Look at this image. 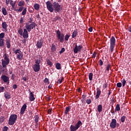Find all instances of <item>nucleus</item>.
Returning <instances> with one entry per match:
<instances>
[{"mask_svg": "<svg viewBox=\"0 0 131 131\" xmlns=\"http://www.w3.org/2000/svg\"><path fill=\"white\" fill-rule=\"evenodd\" d=\"M17 88H18V86L16 84H14L13 85V89H14V90H16V89H17Z\"/></svg>", "mask_w": 131, "mask_h": 131, "instance_id": "obj_55", "label": "nucleus"}, {"mask_svg": "<svg viewBox=\"0 0 131 131\" xmlns=\"http://www.w3.org/2000/svg\"><path fill=\"white\" fill-rule=\"evenodd\" d=\"M0 21H3V17L0 16Z\"/></svg>", "mask_w": 131, "mask_h": 131, "instance_id": "obj_64", "label": "nucleus"}, {"mask_svg": "<svg viewBox=\"0 0 131 131\" xmlns=\"http://www.w3.org/2000/svg\"><path fill=\"white\" fill-rule=\"evenodd\" d=\"M93 58H95V57H96V54H95V53H94V54H93Z\"/></svg>", "mask_w": 131, "mask_h": 131, "instance_id": "obj_62", "label": "nucleus"}, {"mask_svg": "<svg viewBox=\"0 0 131 131\" xmlns=\"http://www.w3.org/2000/svg\"><path fill=\"white\" fill-rule=\"evenodd\" d=\"M44 82L45 83H47L48 84H49V83H50V81H49V79L45 78V80H44Z\"/></svg>", "mask_w": 131, "mask_h": 131, "instance_id": "obj_44", "label": "nucleus"}, {"mask_svg": "<svg viewBox=\"0 0 131 131\" xmlns=\"http://www.w3.org/2000/svg\"><path fill=\"white\" fill-rule=\"evenodd\" d=\"M10 0H6V4L7 6H9V4H10Z\"/></svg>", "mask_w": 131, "mask_h": 131, "instance_id": "obj_54", "label": "nucleus"}, {"mask_svg": "<svg viewBox=\"0 0 131 131\" xmlns=\"http://www.w3.org/2000/svg\"><path fill=\"white\" fill-rule=\"evenodd\" d=\"M86 103H87V104H91L92 100H91V99H88L86 100Z\"/></svg>", "mask_w": 131, "mask_h": 131, "instance_id": "obj_48", "label": "nucleus"}, {"mask_svg": "<svg viewBox=\"0 0 131 131\" xmlns=\"http://www.w3.org/2000/svg\"><path fill=\"white\" fill-rule=\"evenodd\" d=\"M26 108H27V105H26V104H24L20 109V114H24L25 110H26Z\"/></svg>", "mask_w": 131, "mask_h": 131, "instance_id": "obj_16", "label": "nucleus"}, {"mask_svg": "<svg viewBox=\"0 0 131 131\" xmlns=\"http://www.w3.org/2000/svg\"><path fill=\"white\" fill-rule=\"evenodd\" d=\"M6 44L7 49H10V48H11V39H10V38H8L6 39Z\"/></svg>", "mask_w": 131, "mask_h": 131, "instance_id": "obj_17", "label": "nucleus"}, {"mask_svg": "<svg viewBox=\"0 0 131 131\" xmlns=\"http://www.w3.org/2000/svg\"><path fill=\"white\" fill-rule=\"evenodd\" d=\"M116 125H117V121H116V119H112V121L110 124L111 128H115V127H116Z\"/></svg>", "mask_w": 131, "mask_h": 131, "instance_id": "obj_12", "label": "nucleus"}, {"mask_svg": "<svg viewBox=\"0 0 131 131\" xmlns=\"http://www.w3.org/2000/svg\"><path fill=\"white\" fill-rule=\"evenodd\" d=\"M24 22V19L23 18V17H20V24H23Z\"/></svg>", "mask_w": 131, "mask_h": 131, "instance_id": "obj_49", "label": "nucleus"}, {"mask_svg": "<svg viewBox=\"0 0 131 131\" xmlns=\"http://www.w3.org/2000/svg\"><path fill=\"white\" fill-rule=\"evenodd\" d=\"M14 54L16 55L17 58L18 60H22V58H23V52L20 50V49H17L14 51Z\"/></svg>", "mask_w": 131, "mask_h": 131, "instance_id": "obj_8", "label": "nucleus"}, {"mask_svg": "<svg viewBox=\"0 0 131 131\" xmlns=\"http://www.w3.org/2000/svg\"><path fill=\"white\" fill-rule=\"evenodd\" d=\"M4 95L5 98H6V99H9L11 98V96L10 95V94H9L8 92H5Z\"/></svg>", "mask_w": 131, "mask_h": 131, "instance_id": "obj_25", "label": "nucleus"}, {"mask_svg": "<svg viewBox=\"0 0 131 131\" xmlns=\"http://www.w3.org/2000/svg\"><path fill=\"white\" fill-rule=\"evenodd\" d=\"M81 125H82V123L81 122V121H78V122L75 125V126H74L73 125H71V127H70L71 131L77 130V129H78V128L80 127Z\"/></svg>", "mask_w": 131, "mask_h": 131, "instance_id": "obj_5", "label": "nucleus"}, {"mask_svg": "<svg viewBox=\"0 0 131 131\" xmlns=\"http://www.w3.org/2000/svg\"><path fill=\"white\" fill-rule=\"evenodd\" d=\"M47 64H48V65H49V66H52V62L51 61V60H50V59H47Z\"/></svg>", "mask_w": 131, "mask_h": 131, "instance_id": "obj_38", "label": "nucleus"}, {"mask_svg": "<svg viewBox=\"0 0 131 131\" xmlns=\"http://www.w3.org/2000/svg\"><path fill=\"white\" fill-rule=\"evenodd\" d=\"M29 98L31 102H32L34 101V100H35V97H34V95L33 94V92H31V91H30Z\"/></svg>", "mask_w": 131, "mask_h": 131, "instance_id": "obj_14", "label": "nucleus"}, {"mask_svg": "<svg viewBox=\"0 0 131 131\" xmlns=\"http://www.w3.org/2000/svg\"><path fill=\"white\" fill-rule=\"evenodd\" d=\"M5 91V88L0 87V93H3Z\"/></svg>", "mask_w": 131, "mask_h": 131, "instance_id": "obj_50", "label": "nucleus"}, {"mask_svg": "<svg viewBox=\"0 0 131 131\" xmlns=\"http://www.w3.org/2000/svg\"><path fill=\"white\" fill-rule=\"evenodd\" d=\"M116 111H120V106L119 105V104H117L116 108H115V112Z\"/></svg>", "mask_w": 131, "mask_h": 131, "instance_id": "obj_30", "label": "nucleus"}, {"mask_svg": "<svg viewBox=\"0 0 131 131\" xmlns=\"http://www.w3.org/2000/svg\"><path fill=\"white\" fill-rule=\"evenodd\" d=\"M5 121V117L3 116L0 117V122H4Z\"/></svg>", "mask_w": 131, "mask_h": 131, "instance_id": "obj_42", "label": "nucleus"}, {"mask_svg": "<svg viewBox=\"0 0 131 131\" xmlns=\"http://www.w3.org/2000/svg\"><path fill=\"white\" fill-rule=\"evenodd\" d=\"M8 129H9V127L7 126H4L3 128V131H8Z\"/></svg>", "mask_w": 131, "mask_h": 131, "instance_id": "obj_51", "label": "nucleus"}, {"mask_svg": "<svg viewBox=\"0 0 131 131\" xmlns=\"http://www.w3.org/2000/svg\"><path fill=\"white\" fill-rule=\"evenodd\" d=\"M89 31H90V32H92L93 31V28H90L89 29Z\"/></svg>", "mask_w": 131, "mask_h": 131, "instance_id": "obj_58", "label": "nucleus"}, {"mask_svg": "<svg viewBox=\"0 0 131 131\" xmlns=\"http://www.w3.org/2000/svg\"><path fill=\"white\" fill-rule=\"evenodd\" d=\"M5 46V42H4V39L0 38V47H4Z\"/></svg>", "mask_w": 131, "mask_h": 131, "instance_id": "obj_27", "label": "nucleus"}, {"mask_svg": "<svg viewBox=\"0 0 131 131\" xmlns=\"http://www.w3.org/2000/svg\"><path fill=\"white\" fill-rule=\"evenodd\" d=\"M89 80H93V73H90L89 74Z\"/></svg>", "mask_w": 131, "mask_h": 131, "instance_id": "obj_39", "label": "nucleus"}, {"mask_svg": "<svg viewBox=\"0 0 131 131\" xmlns=\"http://www.w3.org/2000/svg\"><path fill=\"white\" fill-rule=\"evenodd\" d=\"M65 52V48H62L61 50V51L59 52L60 54H62V53Z\"/></svg>", "mask_w": 131, "mask_h": 131, "instance_id": "obj_52", "label": "nucleus"}, {"mask_svg": "<svg viewBox=\"0 0 131 131\" xmlns=\"http://www.w3.org/2000/svg\"><path fill=\"white\" fill-rule=\"evenodd\" d=\"M97 110L98 112H102V110H103V106H102V105L99 104L97 106Z\"/></svg>", "mask_w": 131, "mask_h": 131, "instance_id": "obj_24", "label": "nucleus"}, {"mask_svg": "<svg viewBox=\"0 0 131 131\" xmlns=\"http://www.w3.org/2000/svg\"><path fill=\"white\" fill-rule=\"evenodd\" d=\"M20 7L18 9H16L14 8V11H15V12H16V13H21V12H22V11H23V9H24V7H21L19 6Z\"/></svg>", "mask_w": 131, "mask_h": 131, "instance_id": "obj_20", "label": "nucleus"}, {"mask_svg": "<svg viewBox=\"0 0 131 131\" xmlns=\"http://www.w3.org/2000/svg\"><path fill=\"white\" fill-rule=\"evenodd\" d=\"M107 86V84H104L103 88H105V89H106Z\"/></svg>", "mask_w": 131, "mask_h": 131, "instance_id": "obj_60", "label": "nucleus"}, {"mask_svg": "<svg viewBox=\"0 0 131 131\" xmlns=\"http://www.w3.org/2000/svg\"><path fill=\"white\" fill-rule=\"evenodd\" d=\"M42 45H43V41L42 39L39 40L37 41L36 43V47L38 49H40L42 47Z\"/></svg>", "mask_w": 131, "mask_h": 131, "instance_id": "obj_13", "label": "nucleus"}, {"mask_svg": "<svg viewBox=\"0 0 131 131\" xmlns=\"http://www.w3.org/2000/svg\"><path fill=\"white\" fill-rule=\"evenodd\" d=\"M128 30H129V32H131V26L129 27Z\"/></svg>", "mask_w": 131, "mask_h": 131, "instance_id": "obj_61", "label": "nucleus"}, {"mask_svg": "<svg viewBox=\"0 0 131 131\" xmlns=\"http://www.w3.org/2000/svg\"><path fill=\"white\" fill-rule=\"evenodd\" d=\"M18 32L19 33V34H20V35H21V36H22L23 35V30H22V29H19L18 30Z\"/></svg>", "mask_w": 131, "mask_h": 131, "instance_id": "obj_33", "label": "nucleus"}, {"mask_svg": "<svg viewBox=\"0 0 131 131\" xmlns=\"http://www.w3.org/2000/svg\"><path fill=\"white\" fill-rule=\"evenodd\" d=\"M39 118V117H38V116H36L35 117V122H36V124H37V123L38 122Z\"/></svg>", "mask_w": 131, "mask_h": 131, "instance_id": "obj_36", "label": "nucleus"}, {"mask_svg": "<svg viewBox=\"0 0 131 131\" xmlns=\"http://www.w3.org/2000/svg\"><path fill=\"white\" fill-rule=\"evenodd\" d=\"M69 37H70V36L68 34H67L64 36V39L66 41H68V39H69Z\"/></svg>", "mask_w": 131, "mask_h": 131, "instance_id": "obj_35", "label": "nucleus"}, {"mask_svg": "<svg viewBox=\"0 0 131 131\" xmlns=\"http://www.w3.org/2000/svg\"><path fill=\"white\" fill-rule=\"evenodd\" d=\"M116 42V40L114 36H112L110 39V50L111 52L112 53L115 48V43Z\"/></svg>", "mask_w": 131, "mask_h": 131, "instance_id": "obj_4", "label": "nucleus"}, {"mask_svg": "<svg viewBox=\"0 0 131 131\" xmlns=\"http://www.w3.org/2000/svg\"><path fill=\"white\" fill-rule=\"evenodd\" d=\"M76 36H77V31L74 30L72 33V38H74V37H76Z\"/></svg>", "mask_w": 131, "mask_h": 131, "instance_id": "obj_23", "label": "nucleus"}, {"mask_svg": "<svg viewBox=\"0 0 131 131\" xmlns=\"http://www.w3.org/2000/svg\"><path fill=\"white\" fill-rule=\"evenodd\" d=\"M69 111H70V108L69 107H67L66 108V111H65V114H68V112H69Z\"/></svg>", "mask_w": 131, "mask_h": 131, "instance_id": "obj_37", "label": "nucleus"}, {"mask_svg": "<svg viewBox=\"0 0 131 131\" xmlns=\"http://www.w3.org/2000/svg\"><path fill=\"white\" fill-rule=\"evenodd\" d=\"M2 28L3 29H7V28H8V24H7L6 21L2 23Z\"/></svg>", "mask_w": 131, "mask_h": 131, "instance_id": "obj_22", "label": "nucleus"}, {"mask_svg": "<svg viewBox=\"0 0 131 131\" xmlns=\"http://www.w3.org/2000/svg\"><path fill=\"white\" fill-rule=\"evenodd\" d=\"M121 81L123 86H124L125 85V83H126V81L125 79H123Z\"/></svg>", "mask_w": 131, "mask_h": 131, "instance_id": "obj_41", "label": "nucleus"}, {"mask_svg": "<svg viewBox=\"0 0 131 131\" xmlns=\"http://www.w3.org/2000/svg\"><path fill=\"white\" fill-rule=\"evenodd\" d=\"M56 68L58 70H60V69H61V64H60L59 63H57L56 64Z\"/></svg>", "mask_w": 131, "mask_h": 131, "instance_id": "obj_31", "label": "nucleus"}, {"mask_svg": "<svg viewBox=\"0 0 131 131\" xmlns=\"http://www.w3.org/2000/svg\"><path fill=\"white\" fill-rule=\"evenodd\" d=\"M16 3H17L16 1H13L12 0H10V5L12 6V9H15V6H16Z\"/></svg>", "mask_w": 131, "mask_h": 131, "instance_id": "obj_19", "label": "nucleus"}, {"mask_svg": "<svg viewBox=\"0 0 131 131\" xmlns=\"http://www.w3.org/2000/svg\"><path fill=\"white\" fill-rule=\"evenodd\" d=\"M100 95H101V91L97 90V94H96L95 98L99 99V97H100Z\"/></svg>", "mask_w": 131, "mask_h": 131, "instance_id": "obj_26", "label": "nucleus"}, {"mask_svg": "<svg viewBox=\"0 0 131 131\" xmlns=\"http://www.w3.org/2000/svg\"><path fill=\"white\" fill-rule=\"evenodd\" d=\"M5 37V33H1L0 34V39H3Z\"/></svg>", "mask_w": 131, "mask_h": 131, "instance_id": "obj_40", "label": "nucleus"}, {"mask_svg": "<svg viewBox=\"0 0 131 131\" xmlns=\"http://www.w3.org/2000/svg\"><path fill=\"white\" fill-rule=\"evenodd\" d=\"M52 85H50L49 86H48L49 89H51L52 88Z\"/></svg>", "mask_w": 131, "mask_h": 131, "instance_id": "obj_63", "label": "nucleus"}, {"mask_svg": "<svg viewBox=\"0 0 131 131\" xmlns=\"http://www.w3.org/2000/svg\"><path fill=\"white\" fill-rule=\"evenodd\" d=\"M24 6H25V2H24L23 0H21L18 2V7H24Z\"/></svg>", "mask_w": 131, "mask_h": 131, "instance_id": "obj_21", "label": "nucleus"}, {"mask_svg": "<svg viewBox=\"0 0 131 131\" xmlns=\"http://www.w3.org/2000/svg\"><path fill=\"white\" fill-rule=\"evenodd\" d=\"M53 10L55 11V13H58L59 12L60 10H62V7H61V5L59 4V3L54 2L53 3Z\"/></svg>", "mask_w": 131, "mask_h": 131, "instance_id": "obj_6", "label": "nucleus"}, {"mask_svg": "<svg viewBox=\"0 0 131 131\" xmlns=\"http://www.w3.org/2000/svg\"><path fill=\"white\" fill-rule=\"evenodd\" d=\"M2 13H3V15L6 16L7 15V10H6V8H3L2 9Z\"/></svg>", "mask_w": 131, "mask_h": 131, "instance_id": "obj_29", "label": "nucleus"}, {"mask_svg": "<svg viewBox=\"0 0 131 131\" xmlns=\"http://www.w3.org/2000/svg\"><path fill=\"white\" fill-rule=\"evenodd\" d=\"M1 78L4 82H8L9 81V77L6 75H2Z\"/></svg>", "mask_w": 131, "mask_h": 131, "instance_id": "obj_18", "label": "nucleus"}, {"mask_svg": "<svg viewBox=\"0 0 131 131\" xmlns=\"http://www.w3.org/2000/svg\"><path fill=\"white\" fill-rule=\"evenodd\" d=\"M62 80H63V78H62L61 79H58L57 81V83H58L59 84L62 83Z\"/></svg>", "mask_w": 131, "mask_h": 131, "instance_id": "obj_46", "label": "nucleus"}, {"mask_svg": "<svg viewBox=\"0 0 131 131\" xmlns=\"http://www.w3.org/2000/svg\"><path fill=\"white\" fill-rule=\"evenodd\" d=\"M37 59H35V64L33 65L32 68L35 72H38L40 70V63L42 60V57L40 56L37 57Z\"/></svg>", "mask_w": 131, "mask_h": 131, "instance_id": "obj_1", "label": "nucleus"}, {"mask_svg": "<svg viewBox=\"0 0 131 131\" xmlns=\"http://www.w3.org/2000/svg\"><path fill=\"white\" fill-rule=\"evenodd\" d=\"M47 9L50 12V13H53L54 12V8H53V4L50 1L46 2Z\"/></svg>", "mask_w": 131, "mask_h": 131, "instance_id": "obj_11", "label": "nucleus"}, {"mask_svg": "<svg viewBox=\"0 0 131 131\" xmlns=\"http://www.w3.org/2000/svg\"><path fill=\"white\" fill-rule=\"evenodd\" d=\"M48 114H52V110L51 109H49L48 111Z\"/></svg>", "mask_w": 131, "mask_h": 131, "instance_id": "obj_57", "label": "nucleus"}, {"mask_svg": "<svg viewBox=\"0 0 131 131\" xmlns=\"http://www.w3.org/2000/svg\"><path fill=\"white\" fill-rule=\"evenodd\" d=\"M55 20H61V17L60 16H56Z\"/></svg>", "mask_w": 131, "mask_h": 131, "instance_id": "obj_56", "label": "nucleus"}, {"mask_svg": "<svg viewBox=\"0 0 131 131\" xmlns=\"http://www.w3.org/2000/svg\"><path fill=\"white\" fill-rule=\"evenodd\" d=\"M82 49V45L78 46L77 45H76L73 49V52L74 54H77L78 53H80V52H81Z\"/></svg>", "mask_w": 131, "mask_h": 131, "instance_id": "obj_9", "label": "nucleus"}, {"mask_svg": "<svg viewBox=\"0 0 131 131\" xmlns=\"http://www.w3.org/2000/svg\"><path fill=\"white\" fill-rule=\"evenodd\" d=\"M18 116L17 115L13 114L11 115L8 121V124L9 125H13L15 124V122H16V120H17Z\"/></svg>", "mask_w": 131, "mask_h": 131, "instance_id": "obj_3", "label": "nucleus"}, {"mask_svg": "<svg viewBox=\"0 0 131 131\" xmlns=\"http://www.w3.org/2000/svg\"><path fill=\"white\" fill-rule=\"evenodd\" d=\"M110 68H111V65L108 64L106 67L107 71H109V70H110Z\"/></svg>", "mask_w": 131, "mask_h": 131, "instance_id": "obj_47", "label": "nucleus"}, {"mask_svg": "<svg viewBox=\"0 0 131 131\" xmlns=\"http://www.w3.org/2000/svg\"><path fill=\"white\" fill-rule=\"evenodd\" d=\"M28 30L26 29H24L23 33V37H24V38H28Z\"/></svg>", "mask_w": 131, "mask_h": 131, "instance_id": "obj_15", "label": "nucleus"}, {"mask_svg": "<svg viewBox=\"0 0 131 131\" xmlns=\"http://www.w3.org/2000/svg\"><path fill=\"white\" fill-rule=\"evenodd\" d=\"M51 50L52 52H55L56 51V46L53 44L52 45Z\"/></svg>", "mask_w": 131, "mask_h": 131, "instance_id": "obj_34", "label": "nucleus"}, {"mask_svg": "<svg viewBox=\"0 0 131 131\" xmlns=\"http://www.w3.org/2000/svg\"><path fill=\"white\" fill-rule=\"evenodd\" d=\"M34 8L35 10L38 11V10H39V5H38V4H35L34 6Z\"/></svg>", "mask_w": 131, "mask_h": 131, "instance_id": "obj_32", "label": "nucleus"}, {"mask_svg": "<svg viewBox=\"0 0 131 131\" xmlns=\"http://www.w3.org/2000/svg\"><path fill=\"white\" fill-rule=\"evenodd\" d=\"M26 29L28 30V32H30L31 31V29H33L35 27V24L34 23H32L31 24H27L26 26Z\"/></svg>", "mask_w": 131, "mask_h": 131, "instance_id": "obj_10", "label": "nucleus"}, {"mask_svg": "<svg viewBox=\"0 0 131 131\" xmlns=\"http://www.w3.org/2000/svg\"><path fill=\"white\" fill-rule=\"evenodd\" d=\"M23 80H24L25 81H26V80H27V79L26 77H23Z\"/></svg>", "mask_w": 131, "mask_h": 131, "instance_id": "obj_59", "label": "nucleus"}, {"mask_svg": "<svg viewBox=\"0 0 131 131\" xmlns=\"http://www.w3.org/2000/svg\"><path fill=\"white\" fill-rule=\"evenodd\" d=\"M122 85V84L121 82H118L117 83V86L118 88H121Z\"/></svg>", "mask_w": 131, "mask_h": 131, "instance_id": "obj_45", "label": "nucleus"}, {"mask_svg": "<svg viewBox=\"0 0 131 131\" xmlns=\"http://www.w3.org/2000/svg\"><path fill=\"white\" fill-rule=\"evenodd\" d=\"M99 65L100 66H102V65H103V61H102V59L99 60Z\"/></svg>", "mask_w": 131, "mask_h": 131, "instance_id": "obj_53", "label": "nucleus"}, {"mask_svg": "<svg viewBox=\"0 0 131 131\" xmlns=\"http://www.w3.org/2000/svg\"><path fill=\"white\" fill-rule=\"evenodd\" d=\"M56 35L59 41H60L61 43H63L64 42V34L61 33L60 30H58L56 31Z\"/></svg>", "mask_w": 131, "mask_h": 131, "instance_id": "obj_7", "label": "nucleus"}, {"mask_svg": "<svg viewBox=\"0 0 131 131\" xmlns=\"http://www.w3.org/2000/svg\"><path fill=\"white\" fill-rule=\"evenodd\" d=\"M121 122H124L125 121V116H122L121 118Z\"/></svg>", "mask_w": 131, "mask_h": 131, "instance_id": "obj_43", "label": "nucleus"}, {"mask_svg": "<svg viewBox=\"0 0 131 131\" xmlns=\"http://www.w3.org/2000/svg\"><path fill=\"white\" fill-rule=\"evenodd\" d=\"M10 64V56L9 54L5 53L2 59V65L4 69H7V66Z\"/></svg>", "mask_w": 131, "mask_h": 131, "instance_id": "obj_2", "label": "nucleus"}, {"mask_svg": "<svg viewBox=\"0 0 131 131\" xmlns=\"http://www.w3.org/2000/svg\"><path fill=\"white\" fill-rule=\"evenodd\" d=\"M26 13H27V8H24L23 12H22L23 16L26 15Z\"/></svg>", "mask_w": 131, "mask_h": 131, "instance_id": "obj_28", "label": "nucleus"}]
</instances>
